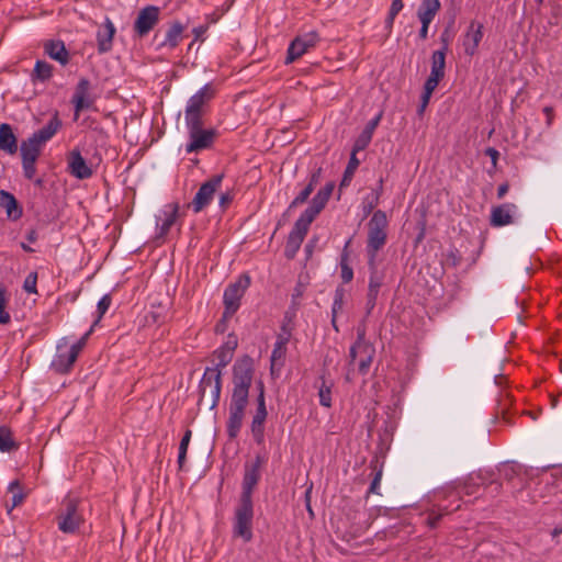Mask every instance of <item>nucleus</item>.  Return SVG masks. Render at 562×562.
<instances>
[{
	"label": "nucleus",
	"instance_id": "a211bd4d",
	"mask_svg": "<svg viewBox=\"0 0 562 562\" xmlns=\"http://www.w3.org/2000/svg\"><path fill=\"white\" fill-rule=\"evenodd\" d=\"M481 483V474L471 473L464 481L452 482L450 485L446 486L443 493L448 496L453 492L460 493L462 491L465 495H473L477 492Z\"/></svg>",
	"mask_w": 562,
	"mask_h": 562
},
{
	"label": "nucleus",
	"instance_id": "69168bd1",
	"mask_svg": "<svg viewBox=\"0 0 562 562\" xmlns=\"http://www.w3.org/2000/svg\"><path fill=\"white\" fill-rule=\"evenodd\" d=\"M508 190H509V184L507 182L502 183L497 188V198L503 199L507 194Z\"/></svg>",
	"mask_w": 562,
	"mask_h": 562
},
{
	"label": "nucleus",
	"instance_id": "cd10ccee",
	"mask_svg": "<svg viewBox=\"0 0 562 562\" xmlns=\"http://www.w3.org/2000/svg\"><path fill=\"white\" fill-rule=\"evenodd\" d=\"M60 126L61 121L58 119V115L55 114L44 127L32 134L30 137L35 138L36 143L43 146L58 132Z\"/></svg>",
	"mask_w": 562,
	"mask_h": 562
},
{
	"label": "nucleus",
	"instance_id": "2f4dec72",
	"mask_svg": "<svg viewBox=\"0 0 562 562\" xmlns=\"http://www.w3.org/2000/svg\"><path fill=\"white\" fill-rule=\"evenodd\" d=\"M42 146L36 143L35 138L29 137L23 140L20 146L22 161L36 162L41 155Z\"/></svg>",
	"mask_w": 562,
	"mask_h": 562
},
{
	"label": "nucleus",
	"instance_id": "393cba45",
	"mask_svg": "<svg viewBox=\"0 0 562 562\" xmlns=\"http://www.w3.org/2000/svg\"><path fill=\"white\" fill-rule=\"evenodd\" d=\"M0 150L14 155L18 151V139L10 124H0Z\"/></svg>",
	"mask_w": 562,
	"mask_h": 562
},
{
	"label": "nucleus",
	"instance_id": "1a4fd4ad",
	"mask_svg": "<svg viewBox=\"0 0 562 562\" xmlns=\"http://www.w3.org/2000/svg\"><path fill=\"white\" fill-rule=\"evenodd\" d=\"M250 284V278L240 276L234 283L228 284L224 292V318H231L239 308L240 299Z\"/></svg>",
	"mask_w": 562,
	"mask_h": 562
},
{
	"label": "nucleus",
	"instance_id": "bb28decb",
	"mask_svg": "<svg viewBox=\"0 0 562 562\" xmlns=\"http://www.w3.org/2000/svg\"><path fill=\"white\" fill-rule=\"evenodd\" d=\"M289 341L288 335H279L271 353V373L274 374L276 370H280L286 353V344Z\"/></svg>",
	"mask_w": 562,
	"mask_h": 562
},
{
	"label": "nucleus",
	"instance_id": "4468645a",
	"mask_svg": "<svg viewBox=\"0 0 562 562\" xmlns=\"http://www.w3.org/2000/svg\"><path fill=\"white\" fill-rule=\"evenodd\" d=\"M261 465H262V460L260 457H256V459L252 463H247L245 465L240 501L252 502L251 495H252L254 488L256 487L258 481L260 480Z\"/></svg>",
	"mask_w": 562,
	"mask_h": 562
},
{
	"label": "nucleus",
	"instance_id": "9d476101",
	"mask_svg": "<svg viewBox=\"0 0 562 562\" xmlns=\"http://www.w3.org/2000/svg\"><path fill=\"white\" fill-rule=\"evenodd\" d=\"M315 220V216L311 215L306 211H304L301 216L296 220L292 231L289 234L286 246H285V255L289 258L294 257L296 251L300 249L301 244L303 243L308 227L312 222Z\"/></svg>",
	"mask_w": 562,
	"mask_h": 562
},
{
	"label": "nucleus",
	"instance_id": "2eb2a0df",
	"mask_svg": "<svg viewBox=\"0 0 562 562\" xmlns=\"http://www.w3.org/2000/svg\"><path fill=\"white\" fill-rule=\"evenodd\" d=\"M368 265L370 269V279L367 294V312L369 314L375 306L376 297L384 280V273L378 267V259L373 260V262L368 259Z\"/></svg>",
	"mask_w": 562,
	"mask_h": 562
},
{
	"label": "nucleus",
	"instance_id": "13d9d810",
	"mask_svg": "<svg viewBox=\"0 0 562 562\" xmlns=\"http://www.w3.org/2000/svg\"><path fill=\"white\" fill-rule=\"evenodd\" d=\"M403 7V0H393L390 7L389 14L396 16L401 12Z\"/></svg>",
	"mask_w": 562,
	"mask_h": 562
},
{
	"label": "nucleus",
	"instance_id": "de8ad7c7",
	"mask_svg": "<svg viewBox=\"0 0 562 562\" xmlns=\"http://www.w3.org/2000/svg\"><path fill=\"white\" fill-rule=\"evenodd\" d=\"M36 281H37L36 273H34V272L30 273L24 280V284H23L24 290L29 293H36Z\"/></svg>",
	"mask_w": 562,
	"mask_h": 562
},
{
	"label": "nucleus",
	"instance_id": "423d86ee",
	"mask_svg": "<svg viewBox=\"0 0 562 562\" xmlns=\"http://www.w3.org/2000/svg\"><path fill=\"white\" fill-rule=\"evenodd\" d=\"M254 504L252 502L240 501L235 508L233 520V535L241 538L245 542L252 539Z\"/></svg>",
	"mask_w": 562,
	"mask_h": 562
},
{
	"label": "nucleus",
	"instance_id": "0e129e2a",
	"mask_svg": "<svg viewBox=\"0 0 562 562\" xmlns=\"http://www.w3.org/2000/svg\"><path fill=\"white\" fill-rule=\"evenodd\" d=\"M232 195L229 193H223L220 196V205L225 209L232 202Z\"/></svg>",
	"mask_w": 562,
	"mask_h": 562
},
{
	"label": "nucleus",
	"instance_id": "f704fd0d",
	"mask_svg": "<svg viewBox=\"0 0 562 562\" xmlns=\"http://www.w3.org/2000/svg\"><path fill=\"white\" fill-rule=\"evenodd\" d=\"M321 171L322 170L318 169L311 176L308 184L291 202L289 210L296 207L297 205L303 204L307 201L311 193L314 191L315 186L319 182Z\"/></svg>",
	"mask_w": 562,
	"mask_h": 562
},
{
	"label": "nucleus",
	"instance_id": "0eeeda50",
	"mask_svg": "<svg viewBox=\"0 0 562 562\" xmlns=\"http://www.w3.org/2000/svg\"><path fill=\"white\" fill-rule=\"evenodd\" d=\"M214 97V89L211 85H205L195 94H193L187 103L184 111V121L203 123V115L206 112L207 103Z\"/></svg>",
	"mask_w": 562,
	"mask_h": 562
},
{
	"label": "nucleus",
	"instance_id": "09e8293b",
	"mask_svg": "<svg viewBox=\"0 0 562 562\" xmlns=\"http://www.w3.org/2000/svg\"><path fill=\"white\" fill-rule=\"evenodd\" d=\"M93 325L91 326V328L76 342L71 347H70V350L71 351H76V355L78 356L80 353V351L83 349V347L86 346L87 344V340H88V337L90 336V334L93 331Z\"/></svg>",
	"mask_w": 562,
	"mask_h": 562
},
{
	"label": "nucleus",
	"instance_id": "f257e3e1",
	"mask_svg": "<svg viewBox=\"0 0 562 562\" xmlns=\"http://www.w3.org/2000/svg\"><path fill=\"white\" fill-rule=\"evenodd\" d=\"M252 381V367L250 361L244 360L234 366L233 393L228 407L226 423L227 435L235 439L243 426L246 407L248 405L249 389Z\"/></svg>",
	"mask_w": 562,
	"mask_h": 562
},
{
	"label": "nucleus",
	"instance_id": "c85d7f7f",
	"mask_svg": "<svg viewBox=\"0 0 562 562\" xmlns=\"http://www.w3.org/2000/svg\"><path fill=\"white\" fill-rule=\"evenodd\" d=\"M60 126L61 121L58 119V115L55 114L44 127L32 134L30 137L35 138L36 143L43 146L58 132Z\"/></svg>",
	"mask_w": 562,
	"mask_h": 562
},
{
	"label": "nucleus",
	"instance_id": "f8f14e48",
	"mask_svg": "<svg viewBox=\"0 0 562 562\" xmlns=\"http://www.w3.org/2000/svg\"><path fill=\"white\" fill-rule=\"evenodd\" d=\"M223 178V175H216L205 181L188 206H191L194 213H200L204 210L213 200L215 192L220 189Z\"/></svg>",
	"mask_w": 562,
	"mask_h": 562
},
{
	"label": "nucleus",
	"instance_id": "37998d69",
	"mask_svg": "<svg viewBox=\"0 0 562 562\" xmlns=\"http://www.w3.org/2000/svg\"><path fill=\"white\" fill-rule=\"evenodd\" d=\"M380 202V192H371L362 201L364 214H370Z\"/></svg>",
	"mask_w": 562,
	"mask_h": 562
},
{
	"label": "nucleus",
	"instance_id": "ddd939ff",
	"mask_svg": "<svg viewBox=\"0 0 562 562\" xmlns=\"http://www.w3.org/2000/svg\"><path fill=\"white\" fill-rule=\"evenodd\" d=\"M160 9L147 5L139 10L134 22V31L139 37L146 36L159 22Z\"/></svg>",
	"mask_w": 562,
	"mask_h": 562
},
{
	"label": "nucleus",
	"instance_id": "338daca9",
	"mask_svg": "<svg viewBox=\"0 0 562 562\" xmlns=\"http://www.w3.org/2000/svg\"><path fill=\"white\" fill-rule=\"evenodd\" d=\"M440 517H441L440 514H438V515H436L434 513L430 514L429 517H428V520H427L428 525L431 528H435L437 526L438 521L440 520Z\"/></svg>",
	"mask_w": 562,
	"mask_h": 562
},
{
	"label": "nucleus",
	"instance_id": "bf43d9fd",
	"mask_svg": "<svg viewBox=\"0 0 562 562\" xmlns=\"http://www.w3.org/2000/svg\"><path fill=\"white\" fill-rule=\"evenodd\" d=\"M236 347H237V338L233 335H229L227 338V341L225 342V345L222 348L225 349L226 351L229 350V353H233Z\"/></svg>",
	"mask_w": 562,
	"mask_h": 562
},
{
	"label": "nucleus",
	"instance_id": "a19ab883",
	"mask_svg": "<svg viewBox=\"0 0 562 562\" xmlns=\"http://www.w3.org/2000/svg\"><path fill=\"white\" fill-rule=\"evenodd\" d=\"M322 383L318 386V397H319V404L324 407H330L331 406V387L333 383H327L325 379L321 378Z\"/></svg>",
	"mask_w": 562,
	"mask_h": 562
},
{
	"label": "nucleus",
	"instance_id": "052dcab7",
	"mask_svg": "<svg viewBox=\"0 0 562 562\" xmlns=\"http://www.w3.org/2000/svg\"><path fill=\"white\" fill-rule=\"evenodd\" d=\"M485 155L491 158L493 166L496 167L497 159L499 157L498 150L493 147H488L485 149Z\"/></svg>",
	"mask_w": 562,
	"mask_h": 562
},
{
	"label": "nucleus",
	"instance_id": "f3484780",
	"mask_svg": "<svg viewBox=\"0 0 562 562\" xmlns=\"http://www.w3.org/2000/svg\"><path fill=\"white\" fill-rule=\"evenodd\" d=\"M518 207L514 203H504L492 207L490 224L494 227H502L514 223Z\"/></svg>",
	"mask_w": 562,
	"mask_h": 562
},
{
	"label": "nucleus",
	"instance_id": "5701e85b",
	"mask_svg": "<svg viewBox=\"0 0 562 562\" xmlns=\"http://www.w3.org/2000/svg\"><path fill=\"white\" fill-rule=\"evenodd\" d=\"M115 31L116 30L113 22L106 18L103 25L98 30L97 33L99 53H106L111 50Z\"/></svg>",
	"mask_w": 562,
	"mask_h": 562
},
{
	"label": "nucleus",
	"instance_id": "6e6552de",
	"mask_svg": "<svg viewBox=\"0 0 562 562\" xmlns=\"http://www.w3.org/2000/svg\"><path fill=\"white\" fill-rule=\"evenodd\" d=\"M189 134V142L186 145V153H198L210 148L215 138L216 131L213 128H203V123L189 122L186 123Z\"/></svg>",
	"mask_w": 562,
	"mask_h": 562
},
{
	"label": "nucleus",
	"instance_id": "6e6d98bb",
	"mask_svg": "<svg viewBox=\"0 0 562 562\" xmlns=\"http://www.w3.org/2000/svg\"><path fill=\"white\" fill-rule=\"evenodd\" d=\"M381 477H382V470H379V471H376V473L370 484V488H369L370 493H374V494L379 493Z\"/></svg>",
	"mask_w": 562,
	"mask_h": 562
},
{
	"label": "nucleus",
	"instance_id": "3c124183",
	"mask_svg": "<svg viewBox=\"0 0 562 562\" xmlns=\"http://www.w3.org/2000/svg\"><path fill=\"white\" fill-rule=\"evenodd\" d=\"M436 88H437L436 85H432L430 82H425L424 92L422 95V103H424V105H428L431 94Z\"/></svg>",
	"mask_w": 562,
	"mask_h": 562
},
{
	"label": "nucleus",
	"instance_id": "5fc2aeb1",
	"mask_svg": "<svg viewBox=\"0 0 562 562\" xmlns=\"http://www.w3.org/2000/svg\"><path fill=\"white\" fill-rule=\"evenodd\" d=\"M381 117H382V113H379L374 119H372L371 121L368 122V124L366 125L363 131L373 136V133H374L375 128L378 127V125L381 121Z\"/></svg>",
	"mask_w": 562,
	"mask_h": 562
},
{
	"label": "nucleus",
	"instance_id": "c9c22d12",
	"mask_svg": "<svg viewBox=\"0 0 562 562\" xmlns=\"http://www.w3.org/2000/svg\"><path fill=\"white\" fill-rule=\"evenodd\" d=\"M8 494L11 496L10 498V502L11 504H9V502L7 501V508H8V512L10 513L13 508H15L16 506L21 505L25 498V494L19 483V481H13L9 484V487H8Z\"/></svg>",
	"mask_w": 562,
	"mask_h": 562
},
{
	"label": "nucleus",
	"instance_id": "f03ea898",
	"mask_svg": "<svg viewBox=\"0 0 562 562\" xmlns=\"http://www.w3.org/2000/svg\"><path fill=\"white\" fill-rule=\"evenodd\" d=\"M214 356L217 359L216 366L205 369L200 383L201 398L210 392L212 406H215L218 403L221 396V368L226 367L231 362L233 353H229V350L226 351L225 349L220 348L214 352Z\"/></svg>",
	"mask_w": 562,
	"mask_h": 562
},
{
	"label": "nucleus",
	"instance_id": "20e7f679",
	"mask_svg": "<svg viewBox=\"0 0 562 562\" xmlns=\"http://www.w3.org/2000/svg\"><path fill=\"white\" fill-rule=\"evenodd\" d=\"M374 355V346L366 339V328L358 327L357 340L349 350V366L357 363L359 373L366 375L369 372Z\"/></svg>",
	"mask_w": 562,
	"mask_h": 562
},
{
	"label": "nucleus",
	"instance_id": "412c9836",
	"mask_svg": "<svg viewBox=\"0 0 562 562\" xmlns=\"http://www.w3.org/2000/svg\"><path fill=\"white\" fill-rule=\"evenodd\" d=\"M68 169L74 177L81 180L90 178L93 173L92 168L88 166L78 150L70 153L68 157Z\"/></svg>",
	"mask_w": 562,
	"mask_h": 562
},
{
	"label": "nucleus",
	"instance_id": "79ce46f5",
	"mask_svg": "<svg viewBox=\"0 0 562 562\" xmlns=\"http://www.w3.org/2000/svg\"><path fill=\"white\" fill-rule=\"evenodd\" d=\"M359 165L360 161L357 158V155H355V153H351L349 162L345 169L344 177L340 183L341 187L349 184Z\"/></svg>",
	"mask_w": 562,
	"mask_h": 562
},
{
	"label": "nucleus",
	"instance_id": "39448f33",
	"mask_svg": "<svg viewBox=\"0 0 562 562\" xmlns=\"http://www.w3.org/2000/svg\"><path fill=\"white\" fill-rule=\"evenodd\" d=\"M83 521V515L79 509V499L72 496L65 497L57 515L58 529L64 533H75Z\"/></svg>",
	"mask_w": 562,
	"mask_h": 562
},
{
	"label": "nucleus",
	"instance_id": "e2e57ef3",
	"mask_svg": "<svg viewBox=\"0 0 562 562\" xmlns=\"http://www.w3.org/2000/svg\"><path fill=\"white\" fill-rule=\"evenodd\" d=\"M206 30H207V26H205V25H200V26L194 27L192 31L194 34V40L195 41L200 40L203 36V34L206 32Z\"/></svg>",
	"mask_w": 562,
	"mask_h": 562
},
{
	"label": "nucleus",
	"instance_id": "b1692460",
	"mask_svg": "<svg viewBox=\"0 0 562 562\" xmlns=\"http://www.w3.org/2000/svg\"><path fill=\"white\" fill-rule=\"evenodd\" d=\"M334 188V182L326 183L312 199L311 205L305 211L316 217L327 204Z\"/></svg>",
	"mask_w": 562,
	"mask_h": 562
},
{
	"label": "nucleus",
	"instance_id": "774afa93",
	"mask_svg": "<svg viewBox=\"0 0 562 562\" xmlns=\"http://www.w3.org/2000/svg\"><path fill=\"white\" fill-rule=\"evenodd\" d=\"M228 318H224V316L222 317V319L216 324L215 326V331L216 333H224L226 330V321Z\"/></svg>",
	"mask_w": 562,
	"mask_h": 562
},
{
	"label": "nucleus",
	"instance_id": "9b49d317",
	"mask_svg": "<svg viewBox=\"0 0 562 562\" xmlns=\"http://www.w3.org/2000/svg\"><path fill=\"white\" fill-rule=\"evenodd\" d=\"M319 41V35L315 31L297 35L289 45L286 50L285 64H292L304 54L313 49Z\"/></svg>",
	"mask_w": 562,
	"mask_h": 562
},
{
	"label": "nucleus",
	"instance_id": "c03bdc74",
	"mask_svg": "<svg viewBox=\"0 0 562 562\" xmlns=\"http://www.w3.org/2000/svg\"><path fill=\"white\" fill-rule=\"evenodd\" d=\"M371 139L372 135L362 131L355 142L351 153H355V155H357L358 151L364 150L370 144Z\"/></svg>",
	"mask_w": 562,
	"mask_h": 562
},
{
	"label": "nucleus",
	"instance_id": "6ab92c4d",
	"mask_svg": "<svg viewBox=\"0 0 562 562\" xmlns=\"http://www.w3.org/2000/svg\"><path fill=\"white\" fill-rule=\"evenodd\" d=\"M179 213V204L178 203H169L165 205L159 215H157V227H158V237H165L171 226L175 224Z\"/></svg>",
	"mask_w": 562,
	"mask_h": 562
},
{
	"label": "nucleus",
	"instance_id": "c756f323",
	"mask_svg": "<svg viewBox=\"0 0 562 562\" xmlns=\"http://www.w3.org/2000/svg\"><path fill=\"white\" fill-rule=\"evenodd\" d=\"M441 9V3L439 0H422L416 15L419 22H429L431 23L435 16Z\"/></svg>",
	"mask_w": 562,
	"mask_h": 562
},
{
	"label": "nucleus",
	"instance_id": "680f3d73",
	"mask_svg": "<svg viewBox=\"0 0 562 562\" xmlns=\"http://www.w3.org/2000/svg\"><path fill=\"white\" fill-rule=\"evenodd\" d=\"M422 26H420V30H419V38L420 40H426L428 37V30H429V25L430 23L429 22H420Z\"/></svg>",
	"mask_w": 562,
	"mask_h": 562
},
{
	"label": "nucleus",
	"instance_id": "864d4df0",
	"mask_svg": "<svg viewBox=\"0 0 562 562\" xmlns=\"http://www.w3.org/2000/svg\"><path fill=\"white\" fill-rule=\"evenodd\" d=\"M5 300L3 292L0 291V324H7L10 322V315L4 311Z\"/></svg>",
	"mask_w": 562,
	"mask_h": 562
},
{
	"label": "nucleus",
	"instance_id": "603ef678",
	"mask_svg": "<svg viewBox=\"0 0 562 562\" xmlns=\"http://www.w3.org/2000/svg\"><path fill=\"white\" fill-rule=\"evenodd\" d=\"M35 164L36 162L22 161L23 173H24L25 178H27V179L34 178V176L36 173Z\"/></svg>",
	"mask_w": 562,
	"mask_h": 562
},
{
	"label": "nucleus",
	"instance_id": "e433bc0d",
	"mask_svg": "<svg viewBox=\"0 0 562 562\" xmlns=\"http://www.w3.org/2000/svg\"><path fill=\"white\" fill-rule=\"evenodd\" d=\"M267 415H268V412H267L266 400H265V386H263V383L260 382L259 383V394L257 397V409H256V414L254 415L251 422L258 423V424H265Z\"/></svg>",
	"mask_w": 562,
	"mask_h": 562
},
{
	"label": "nucleus",
	"instance_id": "58836bf2",
	"mask_svg": "<svg viewBox=\"0 0 562 562\" xmlns=\"http://www.w3.org/2000/svg\"><path fill=\"white\" fill-rule=\"evenodd\" d=\"M53 75V66L44 60H37L32 74L33 79L48 80Z\"/></svg>",
	"mask_w": 562,
	"mask_h": 562
},
{
	"label": "nucleus",
	"instance_id": "aec40b11",
	"mask_svg": "<svg viewBox=\"0 0 562 562\" xmlns=\"http://www.w3.org/2000/svg\"><path fill=\"white\" fill-rule=\"evenodd\" d=\"M483 38V25L477 22H471L469 29L463 37L464 53L469 56H473Z\"/></svg>",
	"mask_w": 562,
	"mask_h": 562
},
{
	"label": "nucleus",
	"instance_id": "4be33fe9",
	"mask_svg": "<svg viewBox=\"0 0 562 562\" xmlns=\"http://www.w3.org/2000/svg\"><path fill=\"white\" fill-rule=\"evenodd\" d=\"M446 48L441 50H435L431 56V70L430 75L427 78L426 82H430L432 85L438 86L440 80L445 77V67H446Z\"/></svg>",
	"mask_w": 562,
	"mask_h": 562
},
{
	"label": "nucleus",
	"instance_id": "4c0bfd02",
	"mask_svg": "<svg viewBox=\"0 0 562 562\" xmlns=\"http://www.w3.org/2000/svg\"><path fill=\"white\" fill-rule=\"evenodd\" d=\"M18 443L13 438L12 431L8 427H0V451L10 452L18 449Z\"/></svg>",
	"mask_w": 562,
	"mask_h": 562
},
{
	"label": "nucleus",
	"instance_id": "a18cd8bd",
	"mask_svg": "<svg viewBox=\"0 0 562 562\" xmlns=\"http://www.w3.org/2000/svg\"><path fill=\"white\" fill-rule=\"evenodd\" d=\"M111 296L109 294H105L101 297V300L98 302V318L94 321L93 326H95L101 317L106 313L111 305Z\"/></svg>",
	"mask_w": 562,
	"mask_h": 562
},
{
	"label": "nucleus",
	"instance_id": "4d7b16f0",
	"mask_svg": "<svg viewBox=\"0 0 562 562\" xmlns=\"http://www.w3.org/2000/svg\"><path fill=\"white\" fill-rule=\"evenodd\" d=\"M191 436H192V431L190 429H188L184 432V435H183V437H182V439L180 441V445H179V450L181 452H187L188 451V447H189V443H190V440H191Z\"/></svg>",
	"mask_w": 562,
	"mask_h": 562
},
{
	"label": "nucleus",
	"instance_id": "49530a36",
	"mask_svg": "<svg viewBox=\"0 0 562 562\" xmlns=\"http://www.w3.org/2000/svg\"><path fill=\"white\" fill-rule=\"evenodd\" d=\"M251 434L254 437V440L257 443H262L265 439V424H258L251 422Z\"/></svg>",
	"mask_w": 562,
	"mask_h": 562
},
{
	"label": "nucleus",
	"instance_id": "a878e982",
	"mask_svg": "<svg viewBox=\"0 0 562 562\" xmlns=\"http://www.w3.org/2000/svg\"><path fill=\"white\" fill-rule=\"evenodd\" d=\"M0 206L4 209L7 216L12 220H19L23 212L13 194L8 191H0Z\"/></svg>",
	"mask_w": 562,
	"mask_h": 562
},
{
	"label": "nucleus",
	"instance_id": "7c9ffc66",
	"mask_svg": "<svg viewBox=\"0 0 562 562\" xmlns=\"http://www.w3.org/2000/svg\"><path fill=\"white\" fill-rule=\"evenodd\" d=\"M184 29V25L179 21L172 22L166 32L164 41L159 44V47H167L170 49L177 47L182 40Z\"/></svg>",
	"mask_w": 562,
	"mask_h": 562
},
{
	"label": "nucleus",
	"instance_id": "7ed1b4c3",
	"mask_svg": "<svg viewBox=\"0 0 562 562\" xmlns=\"http://www.w3.org/2000/svg\"><path fill=\"white\" fill-rule=\"evenodd\" d=\"M387 227L389 221L385 212L375 211L368 222L367 255L372 262L378 259L379 250L386 244Z\"/></svg>",
	"mask_w": 562,
	"mask_h": 562
},
{
	"label": "nucleus",
	"instance_id": "ea45409f",
	"mask_svg": "<svg viewBox=\"0 0 562 562\" xmlns=\"http://www.w3.org/2000/svg\"><path fill=\"white\" fill-rule=\"evenodd\" d=\"M344 297L345 291L339 288L335 291L334 302L331 306V325L338 331V327L336 325V319L338 314L342 311L344 307Z\"/></svg>",
	"mask_w": 562,
	"mask_h": 562
},
{
	"label": "nucleus",
	"instance_id": "473e14b6",
	"mask_svg": "<svg viewBox=\"0 0 562 562\" xmlns=\"http://www.w3.org/2000/svg\"><path fill=\"white\" fill-rule=\"evenodd\" d=\"M45 53L53 59L57 60L61 65H66L69 61V54L63 42H48L45 44Z\"/></svg>",
	"mask_w": 562,
	"mask_h": 562
},
{
	"label": "nucleus",
	"instance_id": "72a5a7b5",
	"mask_svg": "<svg viewBox=\"0 0 562 562\" xmlns=\"http://www.w3.org/2000/svg\"><path fill=\"white\" fill-rule=\"evenodd\" d=\"M77 358L78 356L76 355V351H71L69 349L67 352H61L59 350L53 362V366L56 369V371L60 373H66L71 369Z\"/></svg>",
	"mask_w": 562,
	"mask_h": 562
},
{
	"label": "nucleus",
	"instance_id": "8fccbe9b",
	"mask_svg": "<svg viewBox=\"0 0 562 562\" xmlns=\"http://www.w3.org/2000/svg\"><path fill=\"white\" fill-rule=\"evenodd\" d=\"M341 279L345 283H349L353 278V271L346 262V259L342 258L341 263Z\"/></svg>",
	"mask_w": 562,
	"mask_h": 562
},
{
	"label": "nucleus",
	"instance_id": "dca6fc26",
	"mask_svg": "<svg viewBox=\"0 0 562 562\" xmlns=\"http://www.w3.org/2000/svg\"><path fill=\"white\" fill-rule=\"evenodd\" d=\"M91 83L87 78H81L75 89L72 103L75 105V119L77 120L82 110L89 109L94 100L90 98Z\"/></svg>",
	"mask_w": 562,
	"mask_h": 562
}]
</instances>
